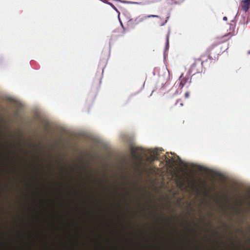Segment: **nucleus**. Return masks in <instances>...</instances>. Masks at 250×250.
<instances>
[{
	"label": "nucleus",
	"mask_w": 250,
	"mask_h": 250,
	"mask_svg": "<svg viewBox=\"0 0 250 250\" xmlns=\"http://www.w3.org/2000/svg\"><path fill=\"white\" fill-rule=\"evenodd\" d=\"M131 153L132 156L135 160L137 161H141V160L142 159L141 156L139 154H138L135 152V149L133 147L131 148Z\"/></svg>",
	"instance_id": "1"
},
{
	"label": "nucleus",
	"mask_w": 250,
	"mask_h": 250,
	"mask_svg": "<svg viewBox=\"0 0 250 250\" xmlns=\"http://www.w3.org/2000/svg\"><path fill=\"white\" fill-rule=\"evenodd\" d=\"M244 5L243 6V10L247 11L250 7V0H244Z\"/></svg>",
	"instance_id": "2"
},
{
	"label": "nucleus",
	"mask_w": 250,
	"mask_h": 250,
	"mask_svg": "<svg viewBox=\"0 0 250 250\" xmlns=\"http://www.w3.org/2000/svg\"><path fill=\"white\" fill-rule=\"evenodd\" d=\"M169 35H170V32L169 31L167 36V44H166V47H168V45H169Z\"/></svg>",
	"instance_id": "3"
},
{
	"label": "nucleus",
	"mask_w": 250,
	"mask_h": 250,
	"mask_svg": "<svg viewBox=\"0 0 250 250\" xmlns=\"http://www.w3.org/2000/svg\"><path fill=\"white\" fill-rule=\"evenodd\" d=\"M158 16L155 15H148L147 17H145L144 19H146V18H158Z\"/></svg>",
	"instance_id": "4"
},
{
	"label": "nucleus",
	"mask_w": 250,
	"mask_h": 250,
	"mask_svg": "<svg viewBox=\"0 0 250 250\" xmlns=\"http://www.w3.org/2000/svg\"><path fill=\"white\" fill-rule=\"evenodd\" d=\"M189 97V93L188 92H186L185 93V97L186 98H188Z\"/></svg>",
	"instance_id": "5"
},
{
	"label": "nucleus",
	"mask_w": 250,
	"mask_h": 250,
	"mask_svg": "<svg viewBox=\"0 0 250 250\" xmlns=\"http://www.w3.org/2000/svg\"><path fill=\"white\" fill-rule=\"evenodd\" d=\"M110 5L112 7V8H113L114 9H115L116 11H117V10L116 9V8L115 7V6H114L113 4H110Z\"/></svg>",
	"instance_id": "6"
},
{
	"label": "nucleus",
	"mask_w": 250,
	"mask_h": 250,
	"mask_svg": "<svg viewBox=\"0 0 250 250\" xmlns=\"http://www.w3.org/2000/svg\"><path fill=\"white\" fill-rule=\"evenodd\" d=\"M168 17L167 18V20L166 21V22L163 24H162V26L164 25L167 23V22L168 20Z\"/></svg>",
	"instance_id": "7"
},
{
	"label": "nucleus",
	"mask_w": 250,
	"mask_h": 250,
	"mask_svg": "<svg viewBox=\"0 0 250 250\" xmlns=\"http://www.w3.org/2000/svg\"><path fill=\"white\" fill-rule=\"evenodd\" d=\"M223 20L225 21H227V18L226 17H224L223 18Z\"/></svg>",
	"instance_id": "8"
},
{
	"label": "nucleus",
	"mask_w": 250,
	"mask_h": 250,
	"mask_svg": "<svg viewBox=\"0 0 250 250\" xmlns=\"http://www.w3.org/2000/svg\"><path fill=\"white\" fill-rule=\"evenodd\" d=\"M123 2H124V3H131V2H129V1H124Z\"/></svg>",
	"instance_id": "9"
},
{
	"label": "nucleus",
	"mask_w": 250,
	"mask_h": 250,
	"mask_svg": "<svg viewBox=\"0 0 250 250\" xmlns=\"http://www.w3.org/2000/svg\"><path fill=\"white\" fill-rule=\"evenodd\" d=\"M180 84L181 85V88H182L184 86V84H182L181 83H180Z\"/></svg>",
	"instance_id": "10"
},
{
	"label": "nucleus",
	"mask_w": 250,
	"mask_h": 250,
	"mask_svg": "<svg viewBox=\"0 0 250 250\" xmlns=\"http://www.w3.org/2000/svg\"><path fill=\"white\" fill-rule=\"evenodd\" d=\"M173 162H174V163H176V162H175V160H173Z\"/></svg>",
	"instance_id": "11"
},
{
	"label": "nucleus",
	"mask_w": 250,
	"mask_h": 250,
	"mask_svg": "<svg viewBox=\"0 0 250 250\" xmlns=\"http://www.w3.org/2000/svg\"><path fill=\"white\" fill-rule=\"evenodd\" d=\"M180 105H181V106H182V105H183V104H180Z\"/></svg>",
	"instance_id": "12"
}]
</instances>
